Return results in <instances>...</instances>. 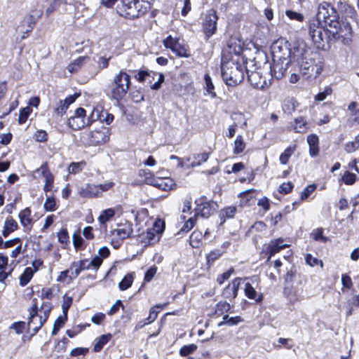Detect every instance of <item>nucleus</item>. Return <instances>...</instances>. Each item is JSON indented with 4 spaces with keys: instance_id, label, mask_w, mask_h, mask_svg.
Returning a JSON list of instances; mask_svg holds the SVG:
<instances>
[{
    "instance_id": "f257e3e1",
    "label": "nucleus",
    "mask_w": 359,
    "mask_h": 359,
    "mask_svg": "<svg viewBox=\"0 0 359 359\" xmlns=\"http://www.w3.org/2000/svg\"><path fill=\"white\" fill-rule=\"evenodd\" d=\"M319 17L323 18L325 26L331 29L329 32L336 39H341L344 44H348L352 38V27L346 19L339 20L336 9L330 4L325 3L319 7Z\"/></svg>"
},
{
    "instance_id": "f03ea898",
    "label": "nucleus",
    "mask_w": 359,
    "mask_h": 359,
    "mask_svg": "<svg viewBox=\"0 0 359 359\" xmlns=\"http://www.w3.org/2000/svg\"><path fill=\"white\" fill-rule=\"evenodd\" d=\"M294 57L296 58L299 74L305 79H315L321 73L323 65L316 53L304 51L299 55H295Z\"/></svg>"
},
{
    "instance_id": "7ed1b4c3",
    "label": "nucleus",
    "mask_w": 359,
    "mask_h": 359,
    "mask_svg": "<svg viewBox=\"0 0 359 359\" xmlns=\"http://www.w3.org/2000/svg\"><path fill=\"white\" fill-rule=\"evenodd\" d=\"M153 0H120L117 13L127 19H135L144 15L151 7Z\"/></svg>"
},
{
    "instance_id": "20e7f679",
    "label": "nucleus",
    "mask_w": 359,
    "mask_h": 359,
    "mask_svg": "<svg viewBox=\"0 0 359 359\" xmlns=\"http://www.w3.org/2000/svg\"><path fill=\"white\" fill-rule=\"evenodd\" d=\"M323 18L319 17V12L316 18L310 19L307 25L308 34L316 48L319 50H325L326 45L329 42L330 36L328 33L330 30L325 29L322 25L320 20Z\"/></svg>"
},
{
    "instance_id": "39448f33",
    "label": "nucleus",
    "mask_w": 359,
    "mask_h": 359,
    "mask_svg": "<svg viewBox=\"0 0 359 359\" xmlns=\"http://www.w3.org/2000/svg\"><path fill=\"white\" fill-rule=\"evenodd\" d=\"M33 302L34 303L29 310V317L28 327L29 330L33 331L32 334H35L48 318L51 310V306L49 302H43L41 306L40 309H39L36 299H33Z\"/></svg>"
},
{
    "instance_id": "423d86ee",
    "label": "nucleus",
    "mask_w": 359,
    "mask_h": 359,
    "mask_svg": "<svg viewBox=\"0 0 359 359\" xmlns=\"http://www.w3.org/2000/svg\"><path fill=\"white\" fill-rule=\"evenodd\" d=\"M221 71L223 80L227 86H235L244 79L243 65L238 62L229 60L222 62Z\"/></svg>"
},
{
    "instance_id": "0eeeda50",
    "label": "nucleus",
    "mask_w": 359,
    "mask_h": 359,
    "mask_svg": "<svg viewBox=\"0 0 359 359\" xmlns=\"http://www.w3.org/2000/svg\"><path fill=\"white\" fill-rule=\"evenodd\" d=\"M131 84V77L123 70L114 76L110 85L111 96L113 99L118 101L123 99L126 95Z\"/></svg>"
},
{
    "instance_id": "6e6552de",
    "label": "nucleus",
    "mask_w": 359,
    "mask_h": 359,
    "mask_svg": "<svg viewBox=\"0 0 359 359\" xmlns=\"http://www.w3.org/2000/svg\"><path fill=\"white\" fill-rule=\"evenodd\" d=\"M108 130L106 128L102 130L83 132L81 136V141L86 146H95L105 143L109 140Z\"/></svg>"
},
{
    "instance_id": "1a4fd4ad",
    "label": "nucleus",
    "mask_w": 359,
    "mask_h": 359,
    "mask_svg": "<svg viewBox=\"0 0 359 359\" xmlns=\"http://www.w3.org/2000/svg\"><path fill=\"white\" fill-rule=\"evenodd\" d=\"M164 229V222L161 219H157L154 222L151 228L148 229L146 232L140 235L141 241L146 245H151L157 243Z\"/></svg>"
},
{
    "instance_id": "9d476101",
    "label": "nucleus",
    "mask_w": 359,
    "mask_h": 359,
    "mask_svg": "<svg viewBox=\"0 0 359 359\" xmlns=\"http://www.w3.org/2000/svg\"><path fill=\"white\" fill-rule=\"evenodd\" d=\"M196 207L195 208L194 216H201L203 218H208L215 211L217 204L212 201H206L203 198L195 201Z\"/></svg>"
},
{
    "instance_id": "9b49d317",
    "label": "nucleus",
    "mask_w": 359,
    "mask_h": 359,
    "mask_svg": "<svg viewBox=\"0 0 359 359\" xmlns=\"http://www.w3.org/2000/svg\"><path fill=\"white\" fill-rule=\"evenodd\" d=\"M217 20L218 16L213 9L209 10L205 14L202 27L206 40L215 34Z\"/></svg>"
},
{
    "instance_id": "f8f14e48",
    "label": "nucleus",
    "mask_w": 359,
    "mask_h": 359,
    "mask_svg": "<svg viewBox=\"0 0 359 359\" xmlns=\"http://www.w3.org/2000/svg\"><path fill=\"white\" fill-rule=\"evenodd\" d=\"M272 59L273 61H290L291 50L286 43L280 44L279 42H276L271 47Z\"/></svg>"
},
{
    "instance_id": "ddd939ff",
    "label": "nucleus",
    "mask_w": 359,
    "mask_h": 359,
    "mask_svg": "<svg viewBox=\"0 0 359 359\" xmlns=\"http://www.w3.org/2000/svg\"><path fill=\"white\" fill-rule=\"evenodd\" d=\"M245 72L249 82L254 88L264 89L271 85V81H267L266 79L262 76L259 71H250L246 66Z\"/></svg>"
},
{
    "instance_id": "4468645a",
    "label": "nucleus",
    "mask_w": 359,
    "mask_h": 359,
    "mask_svg": "<svg viewBox=\"0 0 359 359\" xmlns=\"http://www.w3.org/2000/svg\"><path fill=\"white\" fill-rule=\"evenodd\" d=\"M291 62L290 61H273V65H270V72L272 78H275L277 80L281 79L288 66Z\"/></svg>"
},
{
    "instance_id": "2eb2a0df",
    "label": "nucleus",
    "mask_w": 359,
    "mask_h": 359,
    "mask_svg": "<svg viewBox=\"0 0 359 359\" xmlns=\"http://www.w3.org/2000/svg\"><path fill=\"white\" fill-rule=\"evenodd\" d=\"M287 247L289 245L284 243V239L282 238L271 240L266 248V253L268 254L267 260L269 261L276 253Z\"/></svg>"
},
{
    "instance_id": "dca6fc26",
    "label": "nucleus",
    "mask_w": 359,
    "mask_h": 359,
    "mask_svg": "<svg viewBox=\"0 0 359 359\" xmlns=\"http://www.w3.org/2000/svg\"><path fill=\"white\" fill-rule=\"evenodd\" d=\"M36 172H41L42 176L45 178V184L43 186V191L48 192L52 190L53 187L54 176L50 172L48 164L44 163L41 166L36 170Z\"/></svg>"
},
{
    "instance_id": "f3484780",
    "label": "nucleus",
    "mask_w": 359,
    "mask_h": 359,
    "mask_svg": "<svg viewBox=\"0 0 359 359\" xmlns=\"http://www.w3.org/2000/svg\"><path fill=\"white\" fill-rule=\"evenodd\" d=\"M79 194L83 198H100L102 196L101 191H99L98 185L94 184H86L79 191Z\"/></svg>"
},
{
    "instance_id": "a211bd4d",
    "label": "nucleus",
    "mask_w": 359,
    "mask_h": 359,
    "mask_svg": "<svg viewBox=\"0 0 359 359\" xmlns=\"http://www.w3.org/2000/svg\"><path fill=\"white\" fill-rule=\"evenodd\" d=\"M242 279L234 278L223 290L222 294L226 299H235L238 295V289Z\"/></svg>"
},
{
    "instance_id": "6ab92c4d",
    "label": "nucleus",
    "mask_w": 359,
    "mask_h": 359,
    "mask_svg": "<svg viewBox=\"0 0 359 359\" xmlns=\"http://www.w3.org/2000/svg\"><path fill=\"white\" fill-rule=\"evenodd\" d=\"M112 236L123 241L132 236L133 233V225L130 223L121 224L118 227L112 231Z\"/></svg>"
},
{
    "instance_id": "aec40b11",
    "label": "nucleus",
    "mask_w": 359,
    "mask_h": 359,
    "mask_svg": "<svg viewBox=\"0 0 359 359\" xmlns=\"http://www.w3.org/2000/svg\"><path fill=\"white\" fill-rule=\"evenodd\" d=\"M72 274L69 275V279L73 280L79 276L81 271L90 269L88 260L87 259L74 262L70 265Z\"/></svg>"
},
{
    "instance_id": "412c9836",
    "label": "nucleus",
    "mask_w": 359,
    "mask_h": 359,
    "mask_svg": "<svg viewBox=\"0 0 359 359\" xmlns=\"http://www.w3.org/2000/svg\"><path fill=\"white\" fill-rule=\"evenodd\" d=\"M43 13L42 9H34L24 18V22L27 24L28 29L25 33L30 32L34 27L36 22L41 18Z\"/></svg>"
},
{
    "instance_id": "4be33fe9",
    "label": "nucleus",
    "mask_w": 359,
    "mask_h": 359,
    "mask_svg": "<svg viewBox=\"0 0 359 359\" xmlns=\"http://www.w3.org/2000/svg\"><path fill=\"white\" fill-rule=\"evenodd\" d=\"M77 96L75 95H69L63 100H60L55 109V112L57 116H62L66 113L69 106L75 102Z\"/></svg>"
},
{
    "instance_id": "5701e85b",
    "label": "nucleus",
    "mask_w": 359,
    "mask_h": 359,
    "mask_svg": "<svg viewBox=\"0 0 359 359\" xmlns=\"http://www.w3.org/2000/svg\"><path fill=\"white\" fill-rule=\"evenodd\" d=\"M307 143L309 146V154L311 157H316L319 154V139L315 134L309 135L307 137Z\"/></svg>"
},
{
    "instance_id": "b1692460",
    "label": "nucleus",
    "mask_w": 359,
    "mask_h": 359,
    "mask_svg": "<svg viewBox=\"0 0 359 359\" xmlns=\"http://www.w3.org/2000/svg\"><path fill=\"white\" fill-rule=\"evenodd\" d=\"M236 210L237 208L236 206H227L220 210L219 212L220 225L223 224L226 219L233 218L236 212Z\"/></svg>"
},
{
    "instance_id": "393cba45",
    "label": "nucleus",
    "mask_w": 359,
    "mask_h": 359,
    "mask_svg": "<svg viewBox=\"0 0 359 359\" xmlns=\"http://www.w3.org/2000/svg\"><path fill=\"white\" fill-rule=\"evenodd\" d=\"M18 224L17 222L12 217H8L4 222V228L2 230V236L4 238L8 237L12 232L17 230Z\"/></svg>"
},
{
    "instance_id": "a878e982",
    "label": "nucleus",
    "mask_w": 359,
    "mask_h": 359,
    "mask_svg": "<svg viewBox=\"0 0 359 359\" xmlns=\"http://www.w3.org/2000/svg\"><path fill=\"white\" fill-rule=\"evenodd\" d=\"M244 292L248 299H254L256 302H261L263 299L262 294H258L250 283H245Z\"/></svg>"
},
{
    "instance_id": "bb28decb",
    "label": "nucleus",
    "mask_w": 359,
    "mask_h": 359,
    "mask_svg": "<svg viewBox=\"0 0 359 359\" xmlns=\"http://www.w3.org/2000/svg\"><path fill=\"white\" fill-rule=\"evenodd\" d=\"M297 279L299 280V283H302L301 275L297 273L295 266H292L287 271L286 274L284 276L285 283L286 284H290Z\"/></svg>"
},
{
    "instance_id": "cd10ccee",
    "label": "nucleus",
    "mask_w": 359,
    "mask_h": 359,
    "mask_svg": "<svg viewBox=\"0 0 359 359\" xmlns=\"http://www.w3.org/2000/svg\"><path fill=\"white\" fill-rule=\"evenodd\" d=\"M292 127L294 132L304 133H306L308 129V123L304 117L299 116L294 119Z\"/></svg>"
},
{
    "instance_id": "c85d7f7f",
    "label": "nucleus",
    "mask_w": 359,
    "mask_h": 359,
    "mask_svg": "<svg viewBox=\"0 0 359 359\" xmlns=\"http://www.w3.org/2000/svg\"><path fill=\"white\" fill-rule=\"evenodd\" d=\"M19 219L21 224L27 227L30 226L32 223V219L31 218V210L29 208H26L19 213Z\"/></svg>"
},
{
    "instance_id": "c756f323",
    "label": "nucleus",
    "mask_w": 359,
    "mask_h": 359,
    "mask_svg": "<svg viewBox=\"0 0 359 359\" xmlns=\"http://www.w3.org/2000/svg\"><path fill=\"white\" fill-rule=\"evenodd\" d=\"M223 320L218 323V326L223 325L233 326L243 321L241 316L230 317L229 315H224L222 318Z\"/></svg>"
},
{
    "instance_id": "7c9ffc66",
    "label": "nucleus",
    "mask_w": 359,
    "mask_h": 359,
    "mask_svg": "<svg viewBox=\"0 0 359 359\" xmlns=\"http://www.w3.org/2000/svg\"><path fill=\"white\" fill-rule=\"evenodd\" d=\"M68 125L73 130H79L86 126V119H83L79 117L71 116L68 119Z\"/></svg>"
},
{
    "instance_id": "2f4dec72",
    "label": "nucleus",
    "mask_w": 359,
    "mask_h": 359,
    "mask_svg": "<svg viewBox=\"0 0 359 359\" xmlns=\"http://www.w3.org/2000/svg\"><path fill=\"white\" fill-rule=\"evenodd\" d=\"M34 273L32 267H27L20 276V285L22 287L25 286L32 279Z\"/></svg>"
},
{
    "instance_id": "473e14b6",
    "label": "nucleus",
    "mask_w": 359,
    "mask_h": 359,
    "mask_svg": "<svg viewBox=\"0 0 359 359\" xmlns=\"http://www.w3.org/2000/svg\"><path fill=\"white\" fill-rule=\"evenodd\" d=\"M111 334H107L101 335L98 339L96 343L94 345L93 350L95 352L100 351L104 346L107 344V342L111 339Z\"/></svg>"
},
{
    "instance_id": "72a5a7b5",
    "label": "nucleus",
    "mask_w": 359,
    "mask_h": 359,
    "mask_svg": "<svg viewBox=\"0 0 359 359\" xmlns=\"http://www.w3.org/2000/svg\"><path fill=\"white\" fill-rule=\"evenodd\" d=\"M203 233L199 231H194L190 236V245L193 248H198L203 240Z\"/></svg>"
},
{
    "instance_id": "f704fd0d",
    "label": "nucleus",
    "mask_w": 359,
    "mask_h": 359,
    "mask_svg": "<svg viewBox=\"0 0 359 359\" xmlns=\"http://www.w3.org/2000/svg\"><path fill=\"white\" fill-rule=\"evenodd\" d=\"M166 305L167 304H157L155 306L152 307L149 311L148 318L146 319L147 322L144 323V324L142 326L153 323L156 319L158 313V311H156V309H163Z\"/></svg>"
},
{
    "instance_id": "c9c22d12",
    "label": "nucleus",
    "mask_w": 359,
    "mask_h": 359,
    "mask_svg": "<svg viewBox=\"0 0 359 359\" xmlns=\"http://www.w3.org/2000/svg\"><path fill=\"white\" fill-rule=\"evenodd\" d=\"M245 148V144L242 135H238L234 141L233 154H239L242 153Z\"/></svg>"
},
{
    "instance_id": "e433bc0d",
    "label": "nucleus",
    "mask_w": 359,
    "mask_h": 359,
    "mask_svg": "<svg viewBox=\"0 0 359 359\" xmlns=\"http://www.w3.org/2000/svg\"><path fill=\"white\" fill-rule=\"evenodd\" d=\"M103 116V114H100V111L98 109H93L91 113L87 116L85 117L86 119V126H90L95 121L100 119V122L102 121L101 118Z\"/></svg>"
},
{
    "instance_id": "4c0bfd02",
    "label": "nucleus",
    "mask_w": 359,
    "mask_h": 359,
    "mask_svg": "<svg viewBox=\"0 0 359 359\" xmlns=\"http://www.w3.org/2000/svg\"><path fill=\"white\" fill-rule=\"evenodd\" d=\"M209 158L208 153H202L194 155V161L191 163V167L201 165L203 163L206 162Z\"/></svg>"
},
{
    "instance_id": "58836bf2",
    "label": "nucleus",
    "mask_w": 359,
    "mask_h": 359,
    "mask_svg": "<svg viewBox=\"0 0 359 359\" xmlns=\"http://www.w3.org/2000/svg\"><path fill=\"white\" fill-rule=\"evenodd\" d=\"M285 15L292 21L297 22H303L304 21V16L303 14L292 10H287L285 11Z\"/></svg>"
},
{
    "instance_id": "ea45409f",
    "label": "nucleus",
    "mask_w": 359,
    "mask_h": 359,
    "mask_svg": "<svg viewBox=\"0 0 359 359\" xmlns=\"http://www.w3.org/2000/svg\"><path fill=\"white\" fill-rule=\"evenodd\" d=\"M115 215V211L113 208H108L103 210L98 217V220L101 224H104L110 220Z\"/></svg>"
},
{
    "instance_id": "a19ab883",
    "label": "nucleus",
    "mask_w": 359,
    "mask_h": 359,
    "mask_svg": "<svg viewBox=\"0 0 359 359\" xmlns=\"http://www.w3.org/2000/svg\"><path fill=\"white\" fill-rule=\"evenodd\" d=\"M86 57H79L76 60H74L72 62H71L68 67L67 69L71 73H74L79 70V69L81 67V66L84 62L85 60L86 59Z\"/></svg>"
},
{
    "instance_id": "79ce46f5",
    "label": "nucleus",
    "mask_w": 359,
    "mask_h": 359,
    "mask_svg": "<svg viewBox=\"0 0 359 359\" xmlns=\"http://www.w3.org/2000/svg\"><path fill=\"white\" fill-rule=\"evenodd\" d=\"M353 307H359V302H358L356 299H355L354 295L349 299L344 305L347 317L351 316L353 314Z\"/></svg>"
},
{
    "instance_id": "37998d69",
    "label": "nucleus",
    "mask_w": 359,
    "mask_h": 359,
    "mask_svg": "<svg viewBox=\"0 0 359 359\" xmlns=\"http://www.w3.org/2000/svg\"><path fill=\"white\" fill-rule=\"evenodd\" d=\"M204 80L205 83V90L207 93L210 95L211 97L214 98L216 97L215 92V87L212 81V79L208 74H205L204 76Z\"/></svg>"
},
{
    "instance_id": "c03bdc74",
    "label": "nucleus",
    "mask_w": 359,
    "mask_h": 359,
    "mask_svg": "<svg viewBox=\"0 0 359 359\" xmlns=\"http://www.w3.org/2000/svg\"><path fill=\"white\" fill-rule=\"evenodd\" d=\"M294 147H288L285 149L284 152H283L279 157V161L281 164L285 165L288 163L289 158L294 154Z\"/></svg>"
},
{
    "instance_id": "a18cd8bd",
    "label": "nucleus",
    "mask_w": 359,
    "mask_h": 359,
    "mask_svg": "<svg viewBox=\"0 0 359 359\" xmlns=\"http://www.w3.org/2000/svg\"><path fill=\"white\" fill-rule=\"evenodd\" d=\"M172 51L179 57H188L190 55L189 50L179 42L175 45V47Z\"/></svg>"
},
{
    "instance_id": "49530a36",
    "label": "nucleus",
    "mask_w": 359,
    "mask_h": 359,
    "mask_svg": "<svg viewBox=\"0 0 359 359\" xmlns=\"http://www.w3.org/2000/svg\"><path fill=\"white\" fill-rule=\"evenodd\" d=\"M133 282V277L130 274H128L121 280L118 284V287L121 290L123 291L129 288Z\"/></svg>"
},
{
    "instance_id": "de8ad7c7",
    "label": "nucleus",
    "mask_w": 359,
    "mask_h": 359,
    "mask_svg": "<svg viewBox=\"0 0 359 359\" xmlns=\"http://www.w3.org/2000/svg\"><path fill=\"white\" fill-rule=\"evenodd\" d=\"M231 309V305L226 302H219L216 304L215 313L218 316L222 315L225 312H228Z\"/></svg>"
},
{
    "instance_id": "09e8293b",
    "label": "nucleus",
    "mask_w": 359,
    "mask_h": 359,
    "mask_svg": "<svg viewBox=\"0 0 359 359\" xmlns=\"http://www.w3.org/2000/svg\"><path fill=\"white\" fill-rule=\"evenodd\" d=\"M32 109L29 107H26L20 109L19 117H18V123L22 125L26 122L29 114L32 113Z\"/></svg>"
},
{
    "instance_id": "8fccbe9b",
    "label": "nucleus",
    "mask_w": 359,
    "mask_h": 359,
    "mask_svg": "<svg viewBox=\"0 0 359 359\" xmlns=\"http://www.w3.org/2000/svg\"><path fill=\"white\" fill-rule=\"evenodd\" d=\"M224 253L223 251L216 249L211 251L207 255L206 259L208 264H212L216 259H217Z\"/></svg>"
},
{
    "instance_id": "3c124183",
    "label": "nucleus",
    "mask_w": 359,
    "mask_h": 359,
    "mask_svg": "<svg viewBox=\"0 0 359 359\" xmlns=\"http://www.w3.org/2000/svg\"><path fill=\"white\" fill-rule=\"evenodd\" d=\"M311 236L316 241H320L323 243H326L327 241V238L323 236V229L322 228L314 229L311 233Z\"/></svg>"
},
{
    "instance_id": "603ef678",
    "label": "nucleus",
    "mask_w": 359,
    "mask_h": 359,
    "mask_svg": "<svg viewBox=\"0 0 359 359\" xmlns=\"http://www.w3.org/2000/svg\"><path fill=\"white\" fill-rule=\"evenodd\" d=\"M297 108V104L292 99H289L285 101L283 109L285 113L291 114Z\"/></svg>"
},
{
    "instance_id": "864d4df0",
    "label": "nucleus",
    "mask_w": 359,
    "mask_h": 359,
    "mask_svg": "<svg viewBox=\"0 0 359 359\" xmlns=\"http://www.w3.org/2000/svg\"><path fill=\"white\" fill-rule=\"evenodd\" d=\"M43 208L46 211H55L56 210V202L53 197L48 196L43 204Z\"/></svg>"
},
{
    "instance_id": "5fc2aeb1",
    "label": "nucleus",
    "mask_w": 359,
    "mask_h": 359,
    "mask_svg": "<svg viewBox=\"0 0 359 359\" xmlns=\"http://www.w3.org/2000/svg\"><path fill=\"white\" fill-rule=\"evenodd\" d=\"M85 163L83 162H77V163H72L68 167V172L71 174H76L81 172L83 169Z\"/></svg>"
},
{
    "instance_id": "6e6d98bb",
    "label": "nucleus",
    "mask_w": 359,
    "mask_h": 359,
    "mask_svg": "<svg viewBox=\"0 0 359 359\" xmlns=\"http://www.w3.org/2000/svg\"><path fill=\"white\" fill-rule=\"evenodd\" d=\"M197 348V346L191 344L189 345L183 346L180 350V354L181 356H187L190 353H192Z\"/></svg>"
},
{
    "instance_id": "4d7b16f0",
    "label": "nucleus",
    "mask_w": 359,
    "mask_h": 359,
    "mask_svg": "<svg viewBox=\"0 0 359 359\" xmlns=\"http://www.w3.org/2000/svg\"><path fill=\"white\" fill-rule=\"evenodd\" d=\"M316 188V184H311L307 186L301 194L300 201L306 199L314 191Z\"/></svg>"
},
{
    "instance_id": "13d9d810",
    "label": "nucleus",
    "mask_w": 359,
    "mask_h": 359,
    "mask_svg": "<svg viewBox=\"0 0 359 359\" xmlns=\"http://www.w3.org/2000/svg\"><path fill=\"white\" fill-rule=\"evenodd\" d=\"M234 273V269L233 268H231L230 269H229L228 271H226V272L219 275L217 278V282L219 284V285H222L224 283V282L226 280H228L231 275L232 273Z\"/></svg>"
},
{
    "instance_id": "bf43d9fd",
    "label": "nucleus",
    "mask_w": 359,
    "mask_h": 359,
    "mask_svg": "<svg viewBox=\"0 0 359 359\" xmlns=\"http://www.w3.org/2000/svg\"><path fill=\"white\" fill-rule=\"evenodd\" d=\"M178 42L177 39L172 38L171 36H168L164 39L163 45L166 48H169L172 50Z\"/></svg>"
},
{
    "instance_id": "052dcab7",
    "label": "nucleus",
    "mask_w": 359,
    "mask_h": 359,
    "mask_svg": "<svg viewBox=\"0 0 359 359\" xmlns=\"http://www.w3.org/2000/svg\"><path fill=\"white\" fill-rule=\"evenodd\" d=\"M196 219L194 217H190L182 226L180 229V232L187 233L195 225Z\"/></svg>"
},
{
    "instance_id": "680f3d73",
    "label": "nucleus",
    "mask_w": 359,
    "mask_h": 359,
    "mask_svg": "<svg viewBox=\"0 0 359 359\" xmlns=\"http://www.w3.org/2000/svg\"><path fill=\"white\" fill-rule=\"evenodd\" d=\"M103 259L99 256L94 257L91 261H88L90 269H93L95 271H97L102 264Z\"/></svg>"
},
{
    "instance_id": "e2e57ef3",
    "label": "nucleus",
    "mask_w": 359,
    "mask_h": 359,
    "mask_svg": "<svg viewBox=\"0 0 359 359\" xmlns=\"http://www.w3.org/2000/svg\"><path fill=\"white\" fill-rule=\"evenodd\" d=\"M65 325V319L62 318L61 316H59L55 320L53 324V327L52 330V334L55 335L57 334L59 330L63 327Z\"/></svg>"
},
{
    "instance_id": "0e129e2a",
    "label": "nucleus",
    "mask_w": 359,
    "mask_h": 359,
    "mask_svg": "<svg viewBox=\"0 0 359 359\" xmlns=\"http://www.w3.org/2000/svg\"><path fill=\"white\" fill-rule=\"evenodd\" d=\"M355 179H356V176L355 174L353 173H351L350 172H345V173L344 174L343 177H342V180L344 181V182L346 184H353L355 181Z\"/></svg>"
},
{
    "instance_id": "69168bd1",
    "label": "nucleus",
    "mask_w": 359,
    "mask_h": 359,
    "mask_svg": "<svg viewBox=\"0 0 359 359\" xmlns=\"http://www.w3.org/2000/svg\"><path fill=\"white\" fill-rule=\"evenodd\" d=\"M58 241L60 243L66 244L69 241V234L66 229H62L57 233Z\"/></svg>"
},
{
    "instance_id": "338daca9",
    "label": "nucleus",
    "mask_w": 359,
    "mask_h": 359,
    "mask_svg": "<svg viewBox=\"0 0 359 359\" xmlns=\"http://www.w3.org/2000/svg\"><path fill=\"white\" fill-rule=\"evenodd\" d=\"M157 271V267L156 266H151L145 273L144 280L145 282H150Z\"/></svg>"
},
{
    "instance_id": "774afa93",
    "label": "nucleus",
    "mask_w": 359,
    "mask_h": 359,
    "mask_svg": "<svg viewBox=\"0 0 359 359\" xmlns=\"http://www.w3.org/2000/svg\"><path fill=\"white\" fill-rule=\"evenodd\" d=\"M26 324L23 321L14 323L12 324L11 328L15 330L17 334H22L25 329Z\"/></svg>"
}]
</instances>
